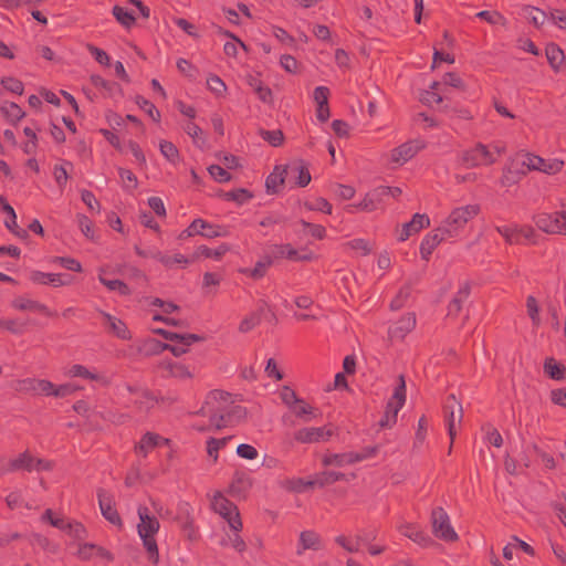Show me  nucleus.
Listing matches in <instances>:
<instances>
[{"label":"nucleus","instance_id":"obj_15","mask_svg":"<svg viewBox=\"0 0 566 566\" xmlns=\"http://www.w3.org/2000/svg\"><path fill=\"white\" fill-rule=\"evenodd\" d=\"M446 412H447V427L448 432L451 439V442H453L455 434H457V428L460 426L463 417V409L460 402L457 401L454 396H451L446 405Z\"/></svg>","mask_w":566,"mask_h":566},{"label":"nucleus","instance_id":"obj_51","mask_svg":"<svg viewBox=\"0 0 566 566\" xmlns=\"http://www.w3.org/2000/svg\"><path fill=\"white\" fill-rule=\"evenodd\" d=\"M314 485H316L315 479L308 481L303 479H291L286 480L284 483V488L293 492H304Z\"/></svg>","mask_w":566,"mask_h":566},{"label":"nucleus","instance_id":"obj_56","mask_svg":"<svg viewBox=\"0 0 566 566\" xmlns=\"http://www.w3.org/2000/svg\"><path fill=\"white\" fill-rule=\"evenodd\" d=\"M427 430H428V421L424 417H421L418 421L417 431H416V436H415V441H413L415 449H419L420 447H422V444L426 440Z\"/></svg>","mask_w":566,"mask_h":566},{"label":"nucleus","instance_id":"obj_34","mask_svg":"<svg viewBox=\"0 0 566 566\" xmlns=\"http://www.w3.org/2000/svg\"><path fill=\"white\" fill-rule=\"evenodd\" d=\"M0 111L6 119L11 124H17L25 116L22 108L13 102H3L0 106Z\"/></svg>","mask_w":566,"mask_h":566},{"label":"nucleus","instance_id":"obj_1","mask_svg":"<svg viewBox=\"0 0 566 566\" xmlns=\"http://www.w3.org/2000/svg\"><path fill=\"white\" fill-rule=\"evenodd\" d=\"M232 398L229 394L213 390L206 397L198 415L208 418L207 423L198 426L199 430L220 429L226 427L228 418L235 412L238 407H233Z\"/></svg>","mask_w":566,"mask_h":566},{"label":"nucleus","instance_id":"obj_45","mask_svg":"<svg viewBox=\"0 0 566 566\" xmlns=\"http://www.w3.org/2000/svg\"><path fill=\"white\" fill-rule=\"evenodd\" d=\"M98 280L109 291L118 292L122 295H126V294L129 293V290H128L127 285L124 282H122L119 280H109V279H107L106 277V273H105L104 270L99 271Z\"/></svg>","mask_w":566,"mask_h":566},{"label":"nucleus","instance_id":"obj_12","mask_svg":"<svg viewBox=\"0 0 566 566\" xmlns=\"http://www.w3.org/2000/svg\"><path fill=\"white\" fill-rule=\"evenodd\" d=\"M421 140H409L394 148L389 154V160L395 166H402L423 148Z\"/></svg>","mask_w":566,"mask_h":566},{"label":"nucleus","instance_id":"obj_26","mask_svg":"<svg viewBox=\"0 0 566 566\" xmlns=\"http://www.w3.org/2000/svg\"><path fill=\"white\" fill-rule=\"evenodd\" d=\"M322 547V539L318 534L313 531H304L300 534L297 555H302L306 549L317 551Z\"/></svg>","mask_w":566,"mask_h":566},{"label":"nucleus","instance_id":"obj_29","mask_svg":"<svg viewBox=\"0 0 566 566\" xmlns=\"http://www.w3.org/2000/svg\"><path fill=\"white\" fill-rule=\"evenodd\" d=\"M11 305L13 308L22 312H41L48 314V308L44 305L24 295L14 297Z\"/></svg>","mask_w":566,"mask_h":566},{"label":"nucleus","instance_id":"obj_14","mask_svg":"<svg viewBox=\"0 0 566 566\" xmlns=\"http://www.w3.org/2000/svg\"><path fill=\"white\" fill-rule=\"evenodd\" d=\"M122 396H127L128 403L136 406L140 411H146L155 405V399L144 388L126 386Z\"/></svg>","mask_w":566,"mask_h":566},{"label":"nucleus","instance_id":"obj_49","mask_svg":"<svg viewBox=\"0 0 566 566\" xmlns=\"http://www.w3.org/2000/svg\"><path fill=\"white\" fill-rule=\"evenodd\" d=\"M0 207L7 214L10 216V220H4V226L14 234H18L17 231V214L14 209L6 201V199L0 195Z\"/></svg>","mask_w":566,"mask_h":566},{"label":"nucleus","instance_id":"obj_54","mask_svg":"<svg viewBox=\"0 0 566 566\" xmlns=\"http://www.w3.org/2000/svg\"><path fill=\"white\" fill-rule=\"evenodd\" d=\"M118 174H119V178L123 184V187L126 190L130 191V190L137 188L138 180H137V177L133 174V171H130L129 169H125V168H118Z\"/></svg>","mask_w":566,"mask_h":566},{"label":"nucleus","instance_id":"obj_16","mask_svg":"<svg viewBox=\"0 0 566 566\" xmlns=\"http://www.w3.org/2000/svg\"><path fill=\"white\" fill-rule=\"evenodd\" d=\"M12 388L22 392H34L51 395L53 392V384L42 379H22L12 384Z\"/></svg>","mask_w":566,"mask_h":566},{"label":"nucleus","instance_id":"obj_6","mask_svg":"<svg viewBox=\"0 0 566 566\" xmlns=\"http://www.w3.org/2000/svg\"><path fill=\"white\" fill-rule=\"evenodd\" d=\"M533 220L545 233L566 235V211L539 212Z\"/></svg>","mask_w":566,"mask_h":566},{"label":"nucleus","instance_id":"obj_25","mask_svg":"<svg viewBox=\"0 0 566 566\" xmlns=\"http://www.w3.org/2000/svg\"><path fill=\"white\" fill-rule=\"evenodd\" d=\"M446 239L448 238L439 231V228L434 232L427 234L420 244L422 259L428 260L433 250Z\"/></svg>","mask_w":566,"mask_h":566},{"label":"nucleus","instance_id":"obj_23","mask_svg":"<svg viewBox=\"0 0 566 566\" xmlns=\"http://www.w3.org/2000/svg\"><path fill=\"white\" fill-rule=\"evenodd\" d=\"M101 316L108 333L122 339L129 338V332L122 319L106 312H101Z\"/></svg>","mask_w":566,"mask_h":566},{"label":"nucleus","instance_id":"obj_33","mask_svg":"<svg viewBox=\"0 0 566 566\" xmlns=\"http://www.w3.org/2000/svg\"><path fill=\"white\" fill-rule=\"evenodd\" d=\"M564 160L558 158H542L539 157V164L536 165V170L549 176L556 175L562 171L564 167Z\"/></svg>","mask_w":566,"mask_h":566},{"label":"nucleus","instance_id":"obj_43","mask_svg":"<svg viewBox=\"0 0 566 566\" xmlns=\"http://www.w3.org/2000/svg\"><path fill=\"white\" fill-rule=\"evenodd\" d=\"M545 373L553 379L556 380H565L566 379V368L565 366L558 364L553 358H548L544 365Z\"/></svg>","mask_w":566,"mask_h":566},{"label":"nucleus","instance_id":"obj_22","mask_svg":"<svg viewBox=\"0 0 566 566\" xmlns=\"http://www.w3.org/2000/svg\"><path fill=\"white\" fill-rule=\"evenodd\" d=\"M286 178L289 184L300 187H305L311 181V175L302 164H293L287 166Z\"/></svg>","mask_w":566,"mask_h":566},{"label":"nucleus","instance_id":"obj_20","mask_svg":"<svg viewBox=\"0 0 566 566\" xmlns=\"http://www.w3.org/2000/svg\"><path fill=\"white\" fill-rule=\"evenodd\" d=\"M415 325V315L411 313L406 314L389 327V336L391 339H403L413 329Z\"/></svg>","mask_w":566,"mask_h":566},{"label":"nucleus","instance_id":"obj_28","mask_svg":"<svg viewBox=\"0 0 566 566\" xmlns=\"http://www.w3.org/2000/svg\"><path fill=\"white\" fill-rule=\"evenodd\" d=\"M335 543L348 553H357L364 543H367L365 535H344L340 534L335 537Z\"/></svg>","mask_w":566,"mask_h":566},{"label":"nucleus","instance_id":"obj_35","mask_svg":"<svg viewBox=\"0 0 566 566\" xmlns=\"http://www.w3.org/2000/svg\"><path fill=\"white\" fill-rule=\"evenodd\" d=\"M546 57L551 66L558 71L565 62V54L563 50L555 43H549L545 50Z\"/></svg>","mask_w":566,"mask_h":566},{"label":"nucleus","instance_id":"obj_37","mask_svg":"<svg viewBox=\"0 0 566 566\" xmlns=\"http://www.w3.org/2000/svg\"><path fill=\"white\" fill-rule=\"evenodd\" d=\"M161 366L165 370H167L169 376L175 378L187 379L193 376V373L189 367L179 363L165 361Z\"/></svg>","mask_w":566,"mask_h":566},{"label":"nucleus","instance_id":"obj_5","mask_svg":"<svg viewBox=\"0 0 566 566\" xmlns=\"http://www.w3.org/2000/svg\"><path fill=\"white\" fill-rule=\"evenodd\" d=\"M211 509L227 521L231 531L240 532L242 522L239 516L237 506L226 499L221 493L216 492L210 501Z\"/></svg>","mask_w":566,"mask_h":566},{"label":"nucleus","instance_id":"obj_47","mask_svg":"<svg viewBox=\"0 0 566 566\" xmlns=\"http://www.w3.org/2000/svg\"><path fill=\"white\" fill-rule=\"evenodd\" d=\"M441 84V91L444 95L449 93V88H458L462 90L464 88V83L461 80V77L454 73H448L442 77Z\"/></svg>","mask_w":566,"mask_h":566},{"label":"nucleus","instance_id":"obj_4","mask_svg":"<svg viewBox=\"0 0 566 566\" xmlns=\"http://www.w3.org/2000/svg\"><path fill=\"white\" fill-rule=\"evenodd\" d=\"M479 212V207L469 205L454 208L451 213L441 222L439 231L447 238H455L464 226Z\"/></svg>","mask_w":566,"mask_h":566},{"label":"nucleus","instance_id":"obj_32","mask_svg":"<svg viewBox=\"0 0 566 566\" xmlns=\"http://www.w3.org/2000/svg\"><path fill=\"white\" fill-rule=\"evenodd\" d=\"M52 526L63 532H66L67 534L76 538H81L85 533L83 525H81L80 523L66 521L65 518L60 516H57L56 520L52 521Z\"/></svg>","mask_w":566,"mask_h":566},{"label":"nucleus","instance_id":"obj_7","mask_svg":"<svg viewBox=\"0 0 566 566\" xmlns=\"http://www.w3.org/2000/svg\"><path fill=\"white\" fill-rule=\"evenodd\" d=\"M431 526L436 537L446 542H454L458 539V534L452 527L450 517L443 509L437 507L432 511Z\"/></svg>","mask_w":566,"mask_h":566},{"label":"nucleus","instance_id":"obj_59","mask_svg":"<svg viewBox=\"0 0 566 566\" xmlns=\"http://www.w3.org/2000/svg\"><path fill=\"white\" fill-rule=\"evenodd\" d=\"M401 193L402 190L399 187L380 186L374 189V195L377 196L380 202L385 197L398 198Z\"/></svg>","mask_w":566,"mask_h":566},{"label":"nucleus","instance_id":"obj_50","mask_svg":"<svg viewBox=\"0 0 566 566\" xmlns=\"http://www.w3.org/2000/svg\"><path fill=\"white\" fill-rule=\"evenodd\" d=\"M207 87L217 97L223 96L227 92V85L224 82L219 76L213 74H210L207 77Z\"/></svg>","mask_w":566,"mask_h":566},{"label":"nucleus","instance_id":"obj_52","mask_svg":"<svg viewBox=\"0 0 566 566\" xmlns=\"http://www.w3.org/2000/svg\"><path fill=\"white\" fill-rule=\"evenodd\" d=\"M526 310H527V314H528L533 325L535 327H538L542 323V319L539 316V306L534 296H528L526 298Z\"/></svg>","mask_w":566,"mask_h":566},{"label":"nucleus","instance_id":"obj_11","mask_svg":"<svg viewBox=\"0 0 566 566\" xmlns=\"http://www.w3.org/2000/svg\"><path fill=\"white\" fill-rule=\"evenodd\" d=\"M334 434V428L331 424L324 427H305L295 432V440L301 443H317L329 440Z\"/></svg>","mask_w":566,"mask_h":566},{"label":"nucleus","instance_id":"obj_42","mask_svg":"<svg viewBox=\"0 0 566 566\" xmlns=\"http://www.w3.org/2000/svg\"><path fill=\"white\" fill-rule=\"evenodd\" d=\"M166 443H168L167 439H164V438H161V437H159L157 434H154V433H147L140 440L139 446H138V450H139L140 453L146 455L149 449H151L154 447H157V446L166 444Z\"/></svg>","mask_w":566,"mask_h":566},{"label":"nucleus","instance_id":"obj_40","mask_svg":"<svg viewBox=\"0 0 566 566\" xmlns=\"http://www.w3.org/2000/svg\"><path fill=\"white\" fill-rule=\"evenodd\" d=\"M185 132L192 138L193 144L199 148L207 147V138L203 130L193 122H188L184 126Z\"/></svg>","mask_w":566,"mask_h":566},{"label":"nucleus","instance_id":"obj_30","mask_svg":"<svg viewBox=\"0 0 566 566\" xmlns=\"http://www.w3.org/2000/svg\"><path fill=\"white\" fill-rule=\"evenodd\" d=\"M272 252L264 254L252 269H243L241 272L252 279H261L266 273V270L274 261Z\"/></svg>","mask_w":566,"mask_h":566},{"label":"nucleus","instance_id":"obj_10","mask_svg":"<svg viewBox=\"0 0 566 566\" xmlns=\"http://www.w3.org/2000/svg\"><path fill=\"white\" fill-rule=\"evenodd\" d=\"M155 333L161 334L171 344L164 345V349H169L175 356H180L188 350V347L193 344L198 337L193 334H178L164 329H154Z\"/></svg>","mask_w":566,"mask_h":566},{"label":"nucleus","instance_id":"obj_18","mask_svg":"<svg viewBox=\"0 0 566 566\" xmlns=\"http://www.w3.org/2000/svg\"><path fill=\"white\" fill-rule=\"evenodd\" d=\"M150 305L158 307V310L154 311V321H160L166 324L172 325L178 323V321L171 316V314L178 310L177 305L169 302H165L160 298H153Z\"/></svg>","mask_w":566,"mask_h":566},{"label":"nucleus","instance_id":"obj_19","mask_svg":"<svg viewBox=\"0 0 566 566\" xmlns=\"http://www.w3.org/2000/svg\"><path fill=\"white\" fill-rule=\"evenodd\" d=\"M97 496H98V504H99L102 515L109 523L117 525V526H122V520H120L118 513L116 512V510L113 507V504H114L113 496L103 490L98 491Z\"/></svg>","mask_w":566,"mask_h":566},{"label":"nucleus","instance_id":"obj_24","mask_svg":"<svg viewBox=\"0 0 566 566\" xmlns=\"http://www.w3.org/2000/svg\"><path fill=\"white\" fill-rule=\"evenodd\" d=\"M142 256H151L163 263L165 266L171 268L174 265H187L190 260L181 253H175L174 255L163 254L160 251H155L146 254L143 251H138Z\"/></svg>","mask_w":566,"mask_h":566},{"label":"nucleus","instance_id":"obj_13","mask_svg":"<svg viewBox=\"0 0 566 566\" xmlns=\"http://www.w3.org/2000/svg\"><path fill=\"white\" fill-rule=\"evenodd\" d=\"M51 464L42 459H34L28 451L10 460L7 472L17 470H49Z\"/></svg>","mask_w":566,"mask_h":566},{"label":"nucleus","instance_id":"obj_3","mask_svg":"<svg viewBox=\"0 0 566 566\" xmlns=\"http://www.w3.org/2000/svg\"><path fill=\"white\" fill-rule=\"evenodd\" d=\"M139 523L137 531L144 547L148 553V558L157 564L159 560L157 543L154 538L155 534L159 531V522L156 517L148 514L147 509H139Z\"/></svg>","mask_w":566,"mask_h":566},{"label":"nucleus","instance_id":"obj_41","mask_svg":"<svg viewBox=\"0 0 566 566\" xmlns=\"http://www.w3.org/2000/svg\"><path fill=\"white\" fill-rule=\"evenodd\" d=\"M443 95L440 82H433L430 88L423 93L421 99L428 105L440 104L443 101Z\"/></svg>","mask_w":566,"mask_h":566},{"label":"nucleus","instance_id":"obj_61","mask_svg":"<svg viewBox=\"0 0 566 566\" xmlns=\"http://www.w3.org/2000/svg\"><path fill=\"white\" fill-rule=\"evenodd\" d=\"M227 35L231 38V41L224 44V52L227 55L237 56L239 48H242L244 51L248 50L247 45L233 34L227 33Z\"/></svg>","mask_w":566,"mask_h":566},{"label":"nucleus","instance_id":"obj_48","mask_svg":"<svg viewBox=\"0 0 566 566\" xmlns=\"http://www.w3.org/2000/svg\"><path fill=\"white\" fill-rule=\"evenodd\" d=\"M265 306H266V304L264 303L256 312L251 313L248 316H245L239 325V331L242 333H247V332L251 331L254 326H256L260 322V315L263 312Z\"/></svg>","mask_w":566,"mask_h":566},{"label":"nucleus","instance_id":"obj_8","mask_svg":"<svg viewBox=\"0 0 566 566\" xmlns=\"http://www.w3.org/2000/svg\"><path fill=\"white\" fill-rule=\"evenodd\" d=\"M461 160L467 167L491 166L496 163V157L488 145L479 143L473 148L463 151Z\"/></svg>","mask_w":566,"mask_h":566},{"label":"nucleus","instance_id":"obj_36","mask_svg":"<svg viewBox=\"0 0 566 566\" xmlns=\"http://www.w3.org/2000/svg\"><path fill=\"white\" fill-rule=\"evenodd\" d=\"M290 410L304 422H308L316 417L315 409L301 398Z\"/></svg>","mask_w":566,"mask_h":566},{"label":"nucleus","instance_id":"obj_64","mask_svg":"<svg viewBox=\"0 0 566 566\" xmlns=\"http://www.w3.org/2000/svg\"><path fill=\"white\" fill-rule=\"evenodd\" d=\"M280 398L282 400V402L289 408L291 409L292 406H294L297 401H298V397L296 396V394L289 387H283L280 392Z\"/></svg>","mask_w":566,"mask_h":566},{"label":"nucleus","instance_id":"obj_55","mask_svg":"<svg viewBox=\"0 0 566 566\" xmlns=\"http://www.w3.org/2000/svg\"><path fill=\"white\" fill-rule=\"evenodd\" d=\"M208 172L210 177L218 182H228L231 180L230 172L223 166L211 165L208 168Z\"/></svg>","mask_w":566,"mask_h":566},{"label":"nucleus","instance_id":"obj_46","mask_svg":"<svg viewBox=\"0 0 566 566\" xmlns=\"http://www.w3.org/2000/svg\"><path fill=\"white\" fill-rule=\"evenodd\" d=\"M400 532L418 544H426L428 542L427 535L416 525L405 524L400 526Z\"/></svg>","mask_w":566,"mask_h":566},{"label":"nucleus","instance_id":"obj_27","mask_svg":"<svg viewBox=\"0 0 566 566\" xmlns=\"http://www.w3.org/2000/svg\"><path fill=\"white\" fill-rule=\"evenodd\" d=\"M30 280L36 284H49L52 286H62L70 283L61 274L44 273L41 271H32L30 273Z\"/></svg>","mask_w":566,"mask_h":566},{"label":"nucleus","instance_id":"obj_53","mask_svg":"<svg viewBox=\"0 0 566 566\" xmlns=\"http://www.w3.org/2000/svg\"><path fill=\"white\" fill-rule=\"evenodd\" d=\"M274 259H282L286 258L289 260L295 261V258L297 255V250H295L290 244H283V245H275L271 250Z\"/></svg>","mask_w":566,"mask_h":566},{"label":"nucleus","instance_id":"obj_9","mask_svg":"<svg viewBox=\"0 0 566 566\" xmlns=\"http://www.w3.org/2000/svg\"><path fill=\"white\" fill-rule=\"evenodd\" d=\"M399 386L395 389L391 399L387 403L385 417L380 421L381 427H391L396 423L397 415L406 401V384L402 376L399 378Z\"/></svg>","mask_w":566,"mask_h":566},{"label":"nucleus","instance_id":"obj_17","mask_svg":"<svg viewBox=\"0 0 566 566\" xmlns=\"http://www.w3.org/2000/svg\"><path fill=\"white\" fill-rule=\"evenodd\" d=\"M191 231L196 232L197 235H201L206 239L228 235V229L226 227L210 223L201 218L195 219L191 222Z\"/></svg>","mask_w":566,"mask_h":566},{"label":"nucleus","instance_id":"obj_39","mask_svg":"<svg viewBox=\"0 0 566 566\" xmlns=\"http://www.w3.org/2000/svg\"><path fill=\"white\" fill-rule=\"evenodd\" d=\"M158 148L163 157L166 158L170 164L177 165L179 163V150L171 142L160 139L158 142Z\"/></svg>","mask_w":566,"mask_h":566},{"label":"nucleus","instance_id":"obj_2","mask_svg":"<svg viewBox=\"0 0 566 566\" xmlns=\"http://www.w3.org/2000/svg\"><path fill=\"white\" fill-rule=\"evenodd\" d=\"M539 164V156L531 153H518L510 158L503 169L501 185L511 187L517 184L528 171H535Z\"/></svg>","mask_w":566,"mask_h":566},{"label":"nucleus","instance_id":"obj_21","mask_svg":"<svg viewBox=\"0 0 566 566\" xmlns=\"http://www.w3.org/2000/svg\"><path fill=\"white\" fill-rule=\"evenodd\" d=\"M429 224L430 219L427 214L416 213L410 222L402 226L398 239L406 241L409 237L417 234L421 229L429 227Z\"/></svg>","mask_w":566,"mask_h":566},{"label":"nucleus","instance_id":"obj_44","mask_svg":"<svg viewBox=\"0 0 566 566\" xmlns=\"http://www.w3.org/2000/svg\"><path fill=\"white\" fill-rule=\"evenodd\" d=\"M113 15L116 20L125 28H130L134 25L136 17L133 11L125 9L122 6H115L112 10Z\"/></svg>","mask_w":566,"mask_h":566},{"label":"nucleus","instance_id":"obj_58","mask_svg":"<svg viewBox=\"0 0 566 566\" xmlns=\"http://www.w3.org/2000/svg\"><path fill=\"white\" fill-rule=\"evenodd\" d=\"M136 104L147 113V115L155 122H159L160 113L156 109V107L146 98L138 96L136 98Z\"/></svg>","mask_w":566,"mask_h":566},{"label":"nucleus","instance_id":"obj_31","mask_svg":"<svg viewBox=\"0 0 566 566\" xmlns=\"http://www.w3.org/2000/svg\"><path fill=\"white\" fill-rule=\"evenodd\" d=\"M229 250L230 247L226 243L220 244L216 249H210L207 245H199L195 250L192 259L197 260L200 258H209L213 260H220Z\"/></svg>","mask_w":566,"mask_h":566},{"label":"nucleus","instance_id":"obj_63","mask_svg":"<svg viewBox=\"0 0 566 566\" xmlns=\"http://www.w3.org/2000/svg\"><path fill=\"white\" fill-rule=\"evenodd\" d=\"M280 65L284 71L289 73H296L300 69V63L297 60L290 54H284L280 57Z\"/></svg>","mask_w":566,"mask_h":566},{"label":"nucleus","instance_id":"obj_38","mask_svg":"<svg viewBox=\"0 0 566 566\" xmlns=\"http://www.w3.org/2000/svg\"><path fill=\"white\" fill-rule=\"evenodd\" d=\"M287 180L286 178V167H275L273 172L266 179V188L270 192H277L281 185H283Z\"/></svg>","mask_w":566,"mask_h":566},{"label":"nucleus","instance_id":"obj_57","mask_svg":"<svg viewBox=\"0 0 566 566\" xmlns=\"http://www.w3.org/2000/svg\"><path fill=\"white\" fill-rule=\"evenodd\" d=\"M525 18L532 22L535 27H541L544 24L547 15L544 11L537 8H526L525 9Z\"/></svg>","mask_w":566,"mask_h":566},{"label":"nucleus","instance_id":"obj_62","mask_svg":"<svg viewBox=\"0 0 566 566\" xmlns=\"http://www.w3.org/2000/svg\"><path fill=\"white\" fill-rule=\"evenodd\" d=\"M232 534H228L227 538L222 542L223 545H230L238 552H243L245 549V542L239 535V532L232 531Z\"/></svg>","mask_w":566,"mask_h":566},{"label":"nucleus","instance_id":"obj_60","mask_svg":"<svg viewBox=\"0 0 566 566\" xmlns=\"http://www.w3.org/2000/svg\"><path fill=\"white\" fill-rule=\"evenodd\" d=\"M66 376L69 377H83L88 379H99L97 375L91 373L82 365H73L66 370Z\"/></svg>","mask_w":566,"mask_h":566}]
</instances>
